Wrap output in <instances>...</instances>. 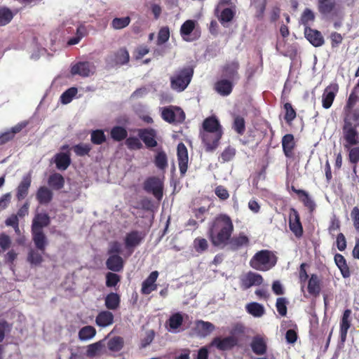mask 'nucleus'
<instances>
[{
	"label": "nucleus",
	"instance_id": "20",
	"mask_svg": "<svg viewBox=\"0 0 359 359\" xmlns=\"http://www.w3.org/2000/svg\"><path fill=\"white\" fill-rule=\"evenodd\" d=\"M158 276L157 271H152L149 276L142 282L141 292L143 294H149L157 289L156 281Z\"/></svg>",
	"mask_w": 359,
	"mask_h": 359
},
{
	"label": "nucleus",
	"instance_id": "46",
	"mask_svg": "<svg viewBox=\"0 0 359 359\" xmlns=\"http://www.w3.org/2000/svg\"><path fill=\"white\" fill-rule=\"evenodd\" d=\"M124 341L121 337H114L107 342V347L111 351H119L123 347Z\"/></svg>",
	"mask_w": 359,
	"mask_h": 359
},
{
	"label": "nucleus",
	"instance_id": "30",
	"mask_svg": "<svg viewBox=\"0 0 359 359\" xmlns=\"http://www.w3.org/2000/svg\"><path fill=\"white\" fill-rule=\"evenodd\" d=\"M53 194L50 189L45 186L40 187L36 194V198L41 205L48 204L53 199Z\"/></svg>",
	"mask_w": 359,
	"mask_h": 359
},
{
	"label": "nucleus",
	"instance_id": "42",
	"mask_svg": "<svg viewBox=\"0 0 359 359\" xmlns=\"http://www.w3.org/2000/svg\"><path fill=\"white\" fill-rule=\"evenodd\" d=\"M95 334V328L91 325H86L79 330V338L81 341H86L93 338Z\"/></svg>",
	"mask_w": 359,
	"mask_h": 359
},
{
	"label": "nucleus",
	"instance_id": "12",
	"mask_svg": "<svg viewBox=\"0 0 359 359\" xmlns=\"http://www.w3.org/2000/svg\"><path fill=\"white\" fill-rule=\"evenodd\" d=\"M338 91L339 86L337 83H330L325 88L322 95L323 108L327 109L331 107Z\"/></svg>",
	"mask_w": 359,
	"mask_h": 359
},
{
	"label": "nucleus",
	"instance_id": "59",
	"mask_svg": "<svg viewBox=\"0 0 359 359\" xmlns=\"http://www.w3.org/2000/svg\"><path fill=\"white\" fill-rule=\"evenodd\" d=\"M120 280V276L118 274L112 272H108L106 275V285L108 287H115Z\"/></svg>",
	"mask_w": 359,
	"mask_h": 359
},
{
	"label": "nucleus",
	"instance_id": "48",
	"mask_svg": "<svg viewBox=\"0 0 359 359\" xmlns=\"http://www.w3.org/2000/svg\"><path fill=\"white\" fill-rule=\"evenodd\" d=\"M130 56L128 51L125 48H121L115 54V62L118 65H126L129 62Z\"/></svg>",
	"mask_w": 359,
	"mask_h": 359
},
{
	"label": "nucleus",
	"instance_id": "16",
	"mask_svg": "<svg viewBox=\"0 0 359 359\" xmlns=\"http://www.w3.org/2000/svg\"><path fill=\"white\" fill-rule=\"evenodd\" d=\"M304 36L314 47H320L325 43V39L322 33L309 26L304 27Z\"/></svg>",
	"mask_w": 359,
	"mask_h": 359
},
{
	"label": "nucleus",
	"instance_id": "62",
	"mask_svg": "<svg viewBox=\"0 0 359 359\" xmlns=\"http://www.w3.org/2000/svg\"><path fill=\"white\" fill-rule=\"evenodd\" d=\"M236 155V149L231 146L227 147L221 154V158L224 162H227L233 158Z\"/></svg>",
	"mask_w": 359,
	"mask_h": 359
},
{
	"label": "nucleus",
	"instance_id": "51",
	"mask_svg": "<svg viewBox=\"0 0 359 359\" xmlns=\"http://www.w3.org/2000/svg\"><path fill=\"white\" fill-rule=\"evenodd\" d=\"M235 11L231 8H224L218 16L220 23L224 25L225 23L231 22L235 16Z\"/></svg>",
	"mask_w": 359,
	"mask_h": 359
},
{
	"label": "nucleus",
	"instance_id": "57",
	"mask_svg": "<svg viewBox=\"0 0 359 359\" xmlns=\"http://www.w3.org/2000/svg\"><path fill=\"white\" fill-rule=\"evenodd\" d=\"M76 93L77 89L74 87L67 89L60 96L61 102L65 104L69 103Z\"/></svg>",
	"mask_w": 359,
	"mask_h": 359
},
{
	"label": "nucleus",
	"instance_id": "47",
	"mask_svg": "<svg viewBox=\"0 0 359 359\" xmlns=\"http://www.w3.org/2000/svg\"><path fill=\"white\" fill-rule=\"evenodd\" d=\"M77 156H88L92 149V147L89 144L79 143L72 148Z\"/></svg>",
	"mask_w": 359,
	"mask_h": 359
},
{
	"label": "nucleus",
	"instance_id": "37",
	"mask_svg": "<svg viewBox=\"0 0 359 359\" xmlns=\"http://www.w3.org/2000/svg\"><path fill=\"white\" fill-rule=\"evenodd\" d=\"M110 136L114 141L121 142L128 137V132L124 127L116 126L111 129Z\"/></svg>",
	"mask_w": 359,
	"mask_h": 359
},
{
	"label": "nucleus",
	"instance_id": "24",
	"mask_svg": "<svg viewBox=\"0 0 359 359\" xmlns=\"http://www.w3.org/2000/svg\"><path fill=\"white\" fill-rule=\"evenodd\" d=\"M107 268L114 272H120L124 267V261L119 255H111L106 261Z\"/></svg>",
	"mask_w": 359,
	"mask_h": 359
},
{
	"label": "nucleus",
	"instance_id": "15",
	"mask_svg": "<svg viewBox=\"0 0 359 359\" xmlns=\"http://www.w3.org/2000/svg\"><path fill=\"white\" fill-rule=\"evenodd\" d=\"M352 311L349 309L344 310L339 322V336L341 342H345L347 334L351 326Z\"/></svg>",
	"mask_w": 359,
	"mask_h": 359
},
{
	"label": "nucleus",
	"instance_id": "18",
	"mask_svg": "<svg viewBox=\"0 0 359 359\" xmlns=\"http://www.w3.org/2000/svg\"><path fill=\"white\" fill-rule=\"evenodd\" d=\"M213 88L219 95L228 96L232 93L233 81L226 78L219 79L215 83Z\"/></svg>",
	"mask_w": 359,
	"mask_h": 359
},
{
	"label": "nucleus",
	"instance_id": "41",
	"mask_svg": "<svg viewBox=\"0 0 359 359\" xmlns=\"http://www.w3.org/2000/svg\"><path fill=\"white\" fill-rule=\"evenodd\" d=\"M40 252H39L38 250L31 249L27 255V262L30 263L32 265H40L43 261L42 254H44L45 251L43 252H42L41 251Z\"/></svg>",
	"mask_w": 359,
	"mask_h": 359
},
{
	"label": "nucleus",
	"instance_id": "43",
	"mask_svg": "<svg viewBox=\"0 0 359 359\" xmlns=\"http://www.w3.org/2000/svg\"><path fill=\"white\" fill-rule=\"evenodd\" d=\"M103 347L104 345L100 341L91 344L87 346L86 355L88 358H93L100 355Z\"/></svg>",
	"mask_w": 359,
	"mask_h": 359
},
{
	"label": "nucleus",
	"instance_id": "56",
	"mask_svg": "<svg viewBox=\"0 0 359 359\" xmlns=\"http://www.w3.org/2000/svg\"><path fill=\"white\" fill-rule=\"evenodd\" d=\"M182 323L183 317L180 313L172 314L168 320V325L172 330H177L182 325Z\"/></svg>",
	"mask_w": 359,
	"mask_h": 359
},
{
	"label": "nucleus",
	"instance_id": "29",
	"mask_svg": "<svg viewBox=\"0 0 359 359\" xmlns=\"http://www.w3.org/2000/svg\"><path fill=\"white\" fill-rule=\"evenodd\" d=\"M114 316L109 311H102L95 318L97 325L102 327L109 326L114 323Z\"/></svg>",
	"mask_w": 359,
	"mask_h": 359
},
{
	"label": "nucleus",
	"instance_id": "5",
	"mask_svg": "<svg viewBox=\"0 0 359 359\" xmlns=\"http://www.w3.org/2000/svg\"><path fill=\"white\" fill-rule=\"evenodd\" d=\"M194 75V69L191 67H185L179 69L174 75L170 77V87L177 92L184 91L190 83Z\"/></svg>",
	"mask_w": 359,
	"mask_h": 359
},
{
	"label": "nucleus",
	"instance_id": "50",
	"mask_svg": "<svg viewBox=\"0 0 359 359\" xmlns=\"http://www.w3.org/2000/svg\"><path fill=\"white\" fill-rule=\"evenodd\" d=\"M13 18L12 11L6 7H0V26L8 24Z\"/></svg>",
	"mask_w": 359,
	"mask_h": 359
},
{
	"label": "nucleus",
	"instance_id": "61",
	"mask_svg": "<svg viewBox=\"0 0 359 359\" xmlns=\"http://www.w3.org/2000/svg\"><path fill=\"white\" fill-rule=\"evenodd\" d=\"M351 146L347 149H349L348 160L351 163L357 164L359 161V147ZM345 149H346L344 147Z\"/></svg>",
	"mask_w": 359,
	"mask_h": 359
},
{
	"label": "nucleus",
	"instance_id": "2",
	"mask_svg": "<svg viewBox=\"0 0 359 359\" xmlns=\"http://www.w3.org/2000/svg\"><path fill=\"white\" fill-rule=\"evenodd\" d=\"M234 231L233 221L226 214H219L209 224L208 236L215 247L224 248Z\"/></svg>",
	"mask_w": 359,
	"mask_h": 359
},
{
	"label": "nucleus",
	"instance_id": "19",
	"mask_svg": "<svg viewBox=\"0 0 359 359\" xmlns=\"http://www.w3.org/2000/svg\"><path fill=\"white\" fill-rule=\"evenodd\" d=\"M250 239L244 233H240L236 236H231L229 241L227 242L226 246L233 251H236L244 246L249 245Z\"/></svg>",
	"mask_w": 359,
	"mask_h": 359
},
{
	"label": "nucleus",
	"instance_id": "58",
	"mask_svg": "<svg viewBox=\"0 0 359 359\" xmlns=\"http://www.w3.org/2000/svg\"><path fill=\"white\" fill-rule=\"evenodd\" d=\"M288 302L285 297H279L276 299V307L277 311L281 316H285L287 315V304Z\"/></svg>",
	"mask_w": 359,
	"mask_h": 359
},
{
	"label": "nucleus",
	"instance_id": "53",
	"mask_svg": "<svg viewBox=\"0 0 359 359\" xmlns=\"http://www.w3.org/2000/svg\"><path fill=\"white\" fill-rule=\"evenodd\" d=\"M233 129L239 135H242L245 131V121L241 116H236L233 119Z\"/></svg>",
	"mask_w": 359,
	"mask_h": 359
},
{
	"label": "nucleus",
	"instance_id": "35",
	"mask_svg": "<svg viewBox=\"0 0 359 359\" xmlns=\"http://www.w3.org/2000/svg\"><path fill=\"white\" fill-rule=\"evenodd\" d=\"M334 259L336 265L340 270L343 278H348L351 276V272L344 257L341 254L337 253L334 255Z\"/></svg>",
	"mask_w": 359,
	"mask_h": 359
},
{
	"label": "nucleus",
	"instance_id": "17",
	"mask_svg": "<svg viewBox=\"0 0 359 359\" xmlns=\"http://www.w3.org/2000/svg\"><path fill=\"white\" fill-rule=\"evenodd\" d=\"M32 176L28 173L22 177V179L16 189V198L18 201L25 199L29 193V189L31 187Z\"/></svg>",
	"mask_w": 359,
	"mask_h": 359
},
{
	"label": "nucleus",
	"instance_id": "28",
	"mask_svg": "<svg viewBox=\"0 0 359 359\" xmlns=\"http://www.w3.org/2000/svg\"><path fill=\"white\" fill-rule=\"evenodd\" d=\"M318 10L324 15L332 14L337 10V2L335 0H318Z\"/></svg>",
	"mask_w": 359,
	"mask_h": 359
},
{
	"label": "nucleus",
	"instance_id": "60",
	"mask_svg": "<svg viewBox=\"0 0 359 359\" xmlns=\"http://www.w3.org/2000/svg\"><path fill=\"white\" fill-rule=\"evenodd\" d=\"M314 19L315 15L313 12L309 8H306L302 15L301 22L304 25V27H306V26H309V23L313 22Z\"/></svg>",
	"mask_w": 359,
	"mask_h": 359
},
{
	"label": "nucleus",
	"instance_id": "3",
	"mask_svg": "<svg viewBox=\"0 0 359 359\" xmlns=\"http://www.w3.org/2000/svg\"><path fill=\"white\" fill-rule=\"evenodd\" d=\"M50 223V218L46 212L36 213L33 218L31 226L32 241L36 248L43 252L48 243L47 237L43 229Z\"/></svg>",
	"mask_w": 359,
	"mask_h": 359
},
{
	"label": "nucleus",
	"instance_id": "33",
	"mask_svg": "<svg viewBox=\"0 0 359 359\" xmlns=\"http://www.w3.org/2000/svg\"><path fill=\"white\" fill-rule=\"evenodd\" d=\"M121 304V297L118 293L110 292L104 298V306L108 310L118 309Z\"/></svg>",
	"mask_w": 359,
	"mask_h": 359
},
{
	"label": "nucleus",
	"instance_id": "10",
	"mask_svg": "<svg viewBox=\"0 0 359 359\" xmlns=\"http://www.w3.org/2000/svg\"><path fill=\"white\" fill-rule=\"evenodd\" d=\"M240 63L237 60L226 62L222 67V75L232 81L240 79Z\"/></svg>",
	"mask_w": 359,
	"mask_h": 359
},
{
	"label": "nucleus",
	"instance_id": "54",
	"mask_svg": "<svg viewBox=\"0 0 359 359\" xmlns=\"http://www.w3.org/2000/svg\"><path fill=\"white\" fill-rule=\"evenodd\" d=\"M90 140L94 144H102L106 142V136L102 130H93L90 134Z\"/></svg>",
	"mask_w": 359,
	"mask_h": 359
},
{
	"label": "nucleus",
	"instance_id": "49",
	"mask_svg": "<svg viewBox=\"0 0 359 359\" xmlns=\"http://www.w3.org/2000/svg\"><path fill=\"white\" fill-rule=\"evenodd\" d=\"M130 18L128 16L123 18H115L111 22V27L114 29H121L129 25Z\"/></svg>",
	"mask_w": 359,
	"mask_h": 359
},
{
	"label": "nucleus",
	"instance_id": "21",
	"mask_svg": "<svg viewBox=\"0 0 359 359\" xmlns=\"http://www.w3.org/2000/svg\"><path fill=\"white\" fill-rule=\"evenodd\" d=\"M212 345L215 346L219 350L226 351L233 348L237 344V339L236 337L229 336L223 339L220 337H215L212 342Z\"/></svg>",
	"mask_w": 359,
	"mask_h": 359
},
{
	"label": "nucleus",
	"instance_id": "38",
	"mask_svg": "<svg viewBox=\"0 0 359 359\" xmlns=\"http://www.w3.org/2000/svg\"><path fill=\"white\" fill-rule=\"evenodd\" d=\"M247 312L254 317L259 318L265 313L264 307L259 303L251 302L246 305Z\"/></svg>",
	"mask_w": 359,
	"mask_h": 359
},
{
	"label": "nucleus",
	"instance_id": "31",
	"mask_svg": "<svg viewBox=\"0 0 359 359\" xmlns=\"http://www.w3.org/2000/svg\"><path fill=\"white\" fill-rule=\"evenodd\" d=\"M144 236L142 233L137 231H132L128 233L125 238V245L126 248H133L137 246L142 241Z\"/></svg>",
	"mask_w": 359,
	"mask_h": 359
},
{
	"label": "nucleus",
	"instance_id": "64",
	"mask_svg": "<svg viewBox=\"0 0 359 359\" xmlns=\"http://www.w3.org/2000/svg\"><path fill=\"white\" fill-rule=\"evenodd\" d=\"M215 195L222 201H225L229 198L228 190L223 186L219 185L215 189Z\"/></svg>",
	"mask_w": 359,
	"mask_h": 359
},
{
	"label": "nucleus",
	"instance_id": "34",
	"mask_svg": "<svg viewBox=\"0 0 359 359\" xmlns=\"http://www.w3.org/2000/svg\"><path fill=\"white\" fill-rule=\"evenodd\" d=\"M55 163L57 169L65 170L71 164L70 154L69 152L57 154L55 156Z\"/></svg>",
	"mask_w": 359,
	"mask_h": 359
},
{
	"label": "nucleus",
	"instance_id": "45",
	"mask_svg": "<svg viewBox=\"0 0 359 359\" xmlns=\"http://www.w3.org/2000/svg\"><path fill=\"white\" fill-rule=\"evenodd\" d=\"M140 140L139 137L130 136L126 137L125 144L129 150H140L143 147Z\"/></svg>",
	"mask_w": 359,
	"mask_h": 359
},
{
	"label": "nucleus",
	"instance_id": "4",
	"mask_svg": "<svg viewBox=\"0 0 359 359\" xmlns=\"http://www.w3.org/2000/svg\"><path fill=\"white\" fill-rule=\"evenodd\" d=\"M278 257L271 250H262L256 252L250 261V266L258 271H268L277 263Z\"/></svg>",
	"mask_w": 359,
	"mask_h": 359
},
{
	"label": "nucleus",
	"instance_id": "52",
	"mask_svg": "<svg viewBox=\"0 0 359 359\" xmlns=\"http://www.w3.org/2000/svg\"><path fill=\"white\" fill-rule=\"evenodd\" d=\"M196 26V22L192 20H186L181 26L180 34L184 39L186 36H189L194 29Z\"/></svg>",
	"mask_w": 359,
	"mask_h": 359
},
{
	"label": "nucleus",
	"instance_id": "14",
	"mask_svg": "<svg viewBox=\"0 0 359 359\" xmlns=\"http://www.w3.org/2000/svg\"><path fill=\"white\" fill-rule=\"evenodd\" d=\"M263 277L252 271H249L241 278V287L243 290H248L253 285H260L263 283Z\"/></svg>",
	"mask_w": 359,
	"mask_h": 359
},
{
	"label": "nucleus",
	"instance_id": "22",
	"mask_svg": "<svg viewBox=\"0 0 359 359\" xmlns=\"http://www.w3.org/2000/svg\"><path fill=\"white\" fill-rule=\"evenodd\" d=\"M92 67L89 62H79L72 66L70 72L72 75L87 77L93 73Z\"/></svg>",
	"mask_w": 359,
	"mask_h": 359
},
{
	"label": "nucleus",
	"instance_id": "55",
	"mask_svg": "<svg viewBox=\"0 0 359 359\" xmlns=\"http://www.w3.org/2000/svg\"><path fill=\"white\" fill-rule=\"evenodd\" d=\"M194 248L196 252L202 253L206 251L208 248V243L204 238L197 237L194 241Z\"/></svg>",
	"mask_w": 359,
	"mask_h": 359
},
{
	"label": "nucleus",
	"instance_id": "32",
	"mask_svg": "<svg viewBox=\"0 0 359 359\" xmlns=\"http://www.w3.org/2000/svg\"><path fill=\"white\" fill-rule=\"evenodd\" d=\"M250 346L253 353L256 355H264L267 351L266 341L262 337L259 336L253 337Z\"/></svg>",
	"mask_w": 359,
	"mask_h": 359
},
{
	"label": "nucleus",
	"instance_id": "63",
	"mask_svg": "<svg viewBox=\"0 0 359 359\" xmlns=\"http://www.w3.org/2000/svg\"><path fill=\"white\" fill-rule=\"evenodd\" d=\"M170 37V31L168 27H162L158 34V43L163 44L167 42Z\"/></svg>",
	"mask_w": 359,
	"mask_h": 359
},
{
	"label": "nucleus",
	"instance_id": "23",
	"mask_svg": "<svg viewBox=\"0 0 359 359\" xmlns=\"http://www.w3.org/2000/svg\"><path fill=\"white\" fill-rule=\"evenodd\" d=\"M223 131L219 120L215 116H211L204 119L202 130L200 132H219Z\"/></svg>",
	"mask_w": 359,
	"mask_h": 359
},
{
	"label": "nucleus",
	"instance_id": "7",
	"mask_svg": "<svg viewBox=\"0 0 359 359\" xmlns=\"http://www.w3.org/2000/svg\"><path fill=\"white\" fill-rule=\"evenodd\" d=\"M223 135V131L200 132L199 137L204 145L206 152H212L218 147L219 141Z\"/></svg>",
	"mask_w": 359,
	"mask_h": 359
},
{
	"label": "nucleus",
	"instance_id": "39",
	"mask_svg": "<svg viewBox=\"0 0 359 359\" xmlns=\"http://www.w3.org/2000/svg\"><path fill=\"white\" fill-rule=\"evenodd\" d=\"M48 184L55 190H60L65 185V179L60 173H54L48 178Z\"/></svg>",
	"mask_w": 359,
	"mask_h": 359
},
{
	"label": "nucleus",
	"instance_id": "26",
	"mask_svg": "<svg viewBox=\"0 0 359 359\" xmlns=\"http://www.w3.org/2000/svg\"><path fill=\"white\" fill-rule=\"evenodd\" d=\"M307 290L311 295L315 297L320 294L321 291V280L317 274L313 273L311 275L308 280Z\"/></svg>",
	"mask_w": 359,
	"mask_h": 359
},
{
	"label": "nucleus",
	"instance_id": "8",
	"mask_svg": "<svg viewBox=\"0 0 359 359\" xmlns=\"http://www.w3.org/2000/svg\"><path fill=\"white\" fill-rule=\"evenodd\" d=\"M143 188L147 193H151L158 200H161L163 198V185L158 177H148L144 182Z\"/></svg>",
	"mask_w": 359,
	"mask_h": 359
},
{
	"label": "nucleus",
	"instance_id": "11",
	"mask_svg": "<svg viewBox=\"0 0 359 359\" xmlns=\"http://www.w3.org/2000/svg\"><path fill=\"white\" fill-rule=\"evenodd\" d=\"M289 227L297 238H301L303 236L304 230L300 221L299 214L293 208L290 210Z\"/></svg>",
	"mask_w": 359,
	"mask_h": 359
},
{
	"label": "nucleus",
	"instance_id": "6",
	"mask_svg": "<svg viewBox=\"0 0 359 359\" xmlns=\"http://www.w3.org/2000/svg\"><path fill=\"white\" fill-rule=\"evenodd\" d=\"M161 117L169 123L179 124L185 120L186 116L180 107L170 105L162 109Z\"/></svg>",
	"mask_w": 359,
	"mask_h": 359
},
{
	"label": "nucleus",
	"instance_id": "9",
	"mask_svg": "<svg viewBox=\"0 0 359 359\" xmlns=\"http://www.w3.org/2000/svg\"><path fill=\"white\" fill-rule=\"evenodd\" d=\"M137 135L147 149H152L158 145L157 132L155 129L151 128H140L137 130Z\"/></svg>",
	"mask_w": 359,
	"mask_h": 359
},
{
	"label": "nucleus",
	"instance_id": "1",
	"mask_svg": "<svg viewBox=\"0 0 359 359\" xmlns=\"http://www.w3.org/2000/svg\"><path fill=\"white\" fill-rule=\"evenodd\" d=\"M358 95L352 92L346 101L343 110L342 137L344 147L359 144V109L354 108L358 100Z\"/></svg>",
	"mask_w": 359,
	"mask_h": 359
},
{
	"label": "nucleus",
	"instance_id": "13",
	"mask_svg": "<svg viewBox=\"0 0 359 359\" xmlns=\"http://www.w3.org/2000/svg\"><path fill=\"white\" fill-rule=\"evenodd\" d=\"M177 156L179 164V169L181 176H184L188 168V151L184 143L180 142L177 145Z\"/></svg>",
	"mask_w": 359,
	"mask_h": 359
},
{
	"label": "nucleus",
	"instance_id": "40",
	"mask_svg": "<svg viewBox=\"0 0 359 359\" xmlns=\"http://www.w3.org/2000/svg\"><path fill=\"white\" fill-rule=\"evenodd\" d=\"M283 109L285 111L284 120L285 121L287 124L290 126L292 121L297 117L296 110L294 109L292 104L290 102H286L284 104Z\"/></svg>",
	"mask_w": 359,
	"mask_h": 359
},
{
	"label": "nucleus",
	"instance_id": "25",
	"mask_svg": "<svg viewBox=\"0 0 359 359\" xmlns=\"http://www.w3.org/2000/svg\"><path fill=\"white\" fill-rule=\"evenodd\" d=\"M282 147L285 156L287 158L294 156L293 150L295 147V142L293 135L286 134L282 138Z\"/></svg>",
	"mask_w": 359,
	"mask_h": 359
},
{
	"label": "nucleus",
	"instance_id": "44",
	"mask_svg": "<svg viewBox=\"0 0 359 359\" xmlns=\"http://www.w3.org/2000/svg\"><path fill=\"white\" fill-rule=\"evenodd\" d=\"M155 165L160 170H165L168 167V157L163 150L158 151L154 158Z\"/></svg>",
	"mask_w": 359,
	"mask_h": 359
},
{
	"label": "nucleus",
	"instance_id": "27",
	"mask_svg": "<svg viewBox=\"0 0 359 359\" xmlns=\"http://www.w3.org/2000/svg\"><path fill=\"white\" fill-rule=\"evenodd\" d=\"M215 325L210 322L198 320L196 322L195 330L198 335L205 337L210 335L215 330Z\"/></svg>",
	"mask_w": 359,
	"mask_h": 359
},
{
	"label": "nucleus",
	"instance_id": "36",
	"mask_svg": "<svg viewBox=\"0 0 359 359\" xmlns=\"http://www.w3.org/2000/svg\"><path fill=\"white\" fill-rule=\"evenodd\" d=\"M251 6L255 11V17L258 20H262L266 7V0H251Z\"/></svg>",
	"mask_w": 359,
	"mask_h": 359
}]
</instances>
